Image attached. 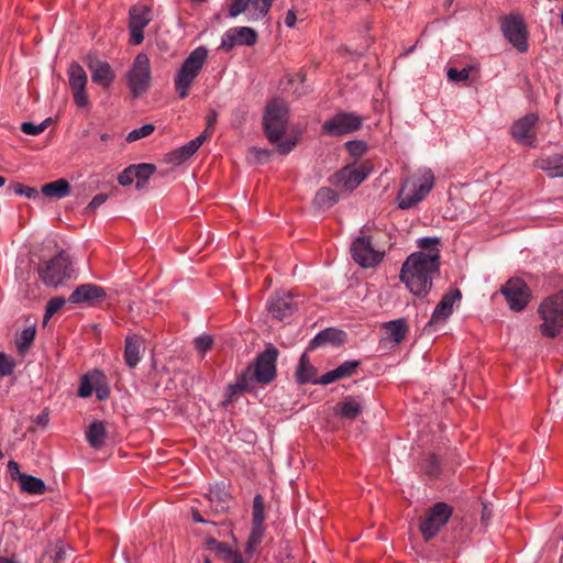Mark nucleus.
<instances>
[{"instance_id":"nucleus-1","label":"nucleus","mask_w":563,"mask_h":563,"mask_svg":"<svg viewBox=\"0 0 563 563\" xmlns=\"http://www.w3.org/2000/svg\"><path fill=\"white\" fill-rule=\"evenodd\" d=\"M440 258L437 252L411 253L401 265L399 279L416 297H426L433 285V276L439 274Z\"/></svg>"},{"instance_id":"nucleus-2","label":"nucleus","mask_w":563,"mask_h":563,"mask_svg":"<svg viewBox=\"0 0 563 563\" xmlns=\"http://www.w3.org/2000/svg\"><path fill=\"white\" fill-rule=\"evenodd\" d=\"M287 113L285 102L280 99H274L267 104L263 118L266 137L272 144H276L277 152L284 155L290 153L298 142L296 136L280 141L287 128Z\"/></svg>"},{"instance_id":"nucleus-3","label":"nucleus","mask_w":563,"mask_h":563,"mask_svg":"<svg viewBox=\"0 0 563 563\" xmlns=\"http://www.w3.org/2000/svg\"><path fill=\"white\" fill-rule=\"evenodd\" d=\"M434 186V175L431 169H419L407 177L398 191L397 205L401 210H408L422 201Z\"/></svg>"},{"instance_id":"nucleus-4","label":"nucleus","mask_w":563,"mask_h":563,"mask_svg":"<svg viewBox=\"0 0 563 563\" xmlns=\"http://www.w3.org/2000/svg\"><path fill=\"white\" fill-rule=\"evenodd\" d=\"M537 314L540 334L555 339L563 331V289L544 297L537 308Z\"/></svg>"},{"instance_id":"nucleus-5","label":"nucleus","mask_w":563,"mask_h":563,"mask_svg":"<svg viewBox=\"0 0 563 563\" xmlns=\"http://www.w3.org/2000/svg\"><path fill=\"white\" fill-rule=\"evenodd\" d=\"M207 58L208 49L205 46H198L184 60L174 79L175 89L180 99H185L189 95V89Z\"/></svg>"},{"instance_id":"nucleus-6","label":"nucleus","mask_w":563,"mask_h":563,"mask_svg":"<svg viewBox=\"0 0 563 563\" xmlns=\"http://www.w3.org/2000/svg\"><path fill=\"white\" fill-rule=\"evenodd\" d=\"M70 265L69 255L60 251L53 258L40 264L37 273L46 286L56 288L70 277Z\"/></svg>"},{"instance_id":"nucleus-7","label":"nucleus","mask_w":563,"mask_h":563,"mask_svg":"<svg viewBox=\"0 0 563 563\" xmlns=\"http://www.w3.org/2000/svg\"><path fill=\"white\" fill-rule=\"evenodd\" d=\"M126 84L135 98L147 91L151 85V64L146 54L140 53L136 55L128 73Z\"/></svg>"},{"instance_id":"nucleus-8","label":"nucleus","mask_w":563,"mask_h":563,"mask_svg":"<svg viewBox=\"0 0 563 563\" xmlns=\"http://www.w3.org/2000/svg\"><path fill=\"white\" fill-rule=\"evenodd\" d=\"M277 356L278 350L274 346L267 347L257 355L254 363L246 368L251 371L250 378H252V384L255 382L267 385L275 379Z\"/></svg>"},{"instance_id":"nucleus-9","label":"nucleus","mask_w":563,"mask_h":563,"mask_svg":"<svg viewBox=\"0 0 563 563\" xmlns=\"http://www.w3.org/2000/svg\"><path fill=\"white\" fill-rule=\"evenodd\" d=\"M453 514V508L446 503H435L420 520L419 529L424 540H430L437 536L444 527Z\"/></svg>"},{"instance_id":"nucleus-10","label":"nucleus","mask_w":563,"mask_h":563,"mask_svg":"<svg viewBox=\"0 0 563 563\" xmlns=\"http://www.w3.org/2000/svg\"><path fill=\"white\" fill-rule=\"evenodd\" d=\"M363 118L355 112H338L321 125V131L328 136H343L361 129Z\"/></svg>"},{"instance_id":"nucleus-11","label":"nucleus","mask_w":563,"mask_h":563,"mask_svg":"<svg viewBox=\"0 0 563 563\" xmlns=\"http://www.w3.org/2000/svg\"><path fill=\"white\" fill-rule=\"evenodd\" d=\"M500 292L505 297L510 310L523 311L529 305L532 294L528 284L520 277H512L501 287Z\"/></svg>"},{"instance_id":"nucleus-12","label":"nucleus","mask_w":563,"mask_h":563,"mask_svg":"<svg viewBox=\"0 0 563 563\" xmlns=\"http://www.w3.org/2000/svg\"><path fill=\"white\" fill-rule=\"evenodd\" d=\"M153 20V11L148 5L134 4L129 10V43L140 45L144 41V29Z\"/></svg>"},{"instance_id":"nucleus-13","label":"nucleus","mask_w":563,"mask_h":563,"mask_svg":"<svg viewBox=\"0 0 563 563\" xmlns=\"http://www.w3.org/2000/svg\"><path fill=\"white\" fill-rule=\"evenodd\" d=\"M352 258L364 268L374 267L384 258V252L374 249L369 236H358L351 246Z\"/></svg>"},{"instance_id":"nucleus-14","label":"nucleus","mask_w":563,"mask_h":563,"mask_svg":"<svg viewBox=\"0 0 563 563\" xmlns=\"http://www.w3.org/2000/svg\"><path fill=\"white\" fill-rule=\"evenodd\" d=\"M504 36L521 53L528 49V33L520 15H509L501 21Z\"/></svg>"},{"instance_id":"nucleus-15","label":"nucleus","mask_w":563,"mask_h":563,"mask_svg":"<svg viewBox=\"0 0 563 563\" xmlns=\"http://www.w3.org/2000/svg\"><path fill=\"white\" fill-rule=\"evenodd\" d=\"M67 75L75 104L79 108H87L89 106V98L86 90L88 77L84 67L78 63H71L68 67Z\"/></svg>"},{"instance_id":"nucleus-16","label":"nucleus","mask_w":563,"mask_h":563,"mask_svg":"<svg viewBox=\"0 0 563 563\" xmlns=\"http://www.w3.org/2000/svg\"><path fill=\"white\" fill-rule=\"evenodd\" d=\"M369 173L371 167L368 164H360L357 166L349 165L338 170L332 176L331 183L344 189L353 190L366 179Z\"/></svg>"},{"instance_id":"nucleus-17","label":"nucleus","mask_w":563,"mask_h":563,"mask_svg":"<svg viewBox=\"0 0 563 563\" xmlns=\"http://www.w3.org/2000/svg\"><path fill=\"white\" fill-rule=\"evenodd\" d=\"M257 42V33L249 26H235L222 35L220 48L230 52L235 46H253Z\"/></svg>"},{"instance_id":"nucleus-18","label":"nucleus","mask_w":563,"mask_h":563,"mask_svg":"<svg viewBox=\"0 0 563 563\" xmlns=\"http://www.w3.org/2000/svg\"><path fill=\"white\" fill-rule=\"evenodd\" d=\"M539 118L534 113H529L519 120H517L511 126L512 137L520 144L534 146L536 137V125Z\"/></svg>"},{"instance_id":"nucleus-19","label":"nucleus","mask_w":563,"mask_h":563,"mask_svg":"<svg viewBox=\"0 0 563 563\" xmlns=\"http://www.w3.org/2000/svg\"><path fill=\"white\" fill-rule=\"evenodd\" d=\"M87 67L91 74V80L96 85L102 87L104 90L111 87L115 74L108 62L89 56L87 58Z\"/></svg>"},{"instance_id":"nucleus-20","label":"nucleus","mask_w":563,"mask_h":563,"mask_svg":"<svg viewBox=\"0 0 563 563\" xmlns=\"http://www.w3.org/2000/svg\"><path fill=\"white\" fill-rule=\"evenodd\" d=\"M273 1L274 0H230L229 15L235 18L246 9H251L256 19L264 18L268 13Z\"/></svg>"},{"instance_id":"nucleus-21","label":"nucleus","mask_w":563,"mask_h":563,"mask_svg":"<svg viewBox=\"0 0 563 563\" xmlns=\"http://www.w3.org/2000/svg\"><path fill=\"white\" fill-rule=\"evenodd\" d=\"M267 309L275 319L284 320L294 313L296 306L291 295L283 291L268 299Z\"/></svg>"},{"instance_id":"nucleus-22","label":"nucleus","mask_w":563,"mask_h":563,"mask_svg":"<svg viewBox=\"0 0 563 563\" xmlns=\"http://www.w3.org/2000/svg\"><path fill=\"white\" fill-rule=\"evenodd\" d=\"M462 298L460 289L454 288L445 292L439 303L435 306L432 316L431 323L444 322L453 312V306L459 302Z\"/></svg>"},{"instance_id":"nucleus-23","label":"nucleus","mask_w":563,"mask_h":563,"mask_svg":"<svg viewBox=\"0 0 563 563\" xmlns=\"http://www.w3.org/2000/svg\"><path fill=\"white\" fill-rule=\"evenodd\" d=\"M106 297V291L102 287L95 284H82L78 286L69 296L71 303H92L100 301Z\"/></svg>"},{"instance_id":"nucleus-24","label":"nucleus","mask_w":563,"mask_h":563,"mask_svg":"<svg viewBox=\"0 0 563 563\" xmlns=\"http://www.w3.org/2000/svg\"><path fill=\"white\" fill-rule=\"evenodd\" d=\"M124 362L130 368H134L142 358L144 340L139 334L128 335L124 342Z\"/></svg>"},{"instance_id":"nucleus-25","label":"nucleus","mask_w":563,"mask_h":563,"mask_svg":"<svg viewBox=\"0 0 563 563\" xmlns=\"http://www.w3.org/2000/svg\"><path fill=\"white\" fill-rule=\"evenodd\" d=\"M360 366V362L355 360L345 361L336 368L327 372L319 378V384L328 385L335 380L347 378L353 376L356 373V369Z\"/></svg>"},{"instance_id":"nucleus-26","label":"nucleus","mask_w":563,"mask_h":563,"mask_svg":"<svg viewBox=\"0 0 563 563\" xmlns=\"http://www.w3.org/2000/svg\"><path fill=\"white\" fill-rule=\"evenodd\" d=\"M207 140V133L200 134L196 139L189 141L185 145L178 147L169 155V161L174 164H181L189 159Z\"/></svg>"},{"instance_id":"nucleus-27","label":"nucleus","mask_w":563,"mask_h":563,"mask_svg":"<svg viewBox=\"0 0 563 563\" xmlns=\"http://www.w3.org/2000/svg\"><path fill=\"white\" fill-rule=\"evenodd\" d=\"M383 328L387 338L396 344L401 343L409 331L408 323L404 318L386 322Z\"/></svg>"},{"instance_id":"nucleus-28","label":"nucleus","mask_w":563,"mask_h":563,"mask_svg":"<svg viewBox=\"0 0 563 563\" xmlns=\"http://www.w3.org/2000/svg\"><path fill=\"white\" fill-rule=\"evenodd\" d=\"M296 378L299 384L314 383L319 384L317 378V369L310 364L307 354H302L296 371Z\"/></svg>"},{"instance_id":"nucleus-29","label":"nucleus","mask_w":563,"mask_h":563,"mask_svg":"<svg viewBox=\"0 0 563 563\" xmlns=\"http://www.w3.org/2000/svg\"><path fill=\"white\" fill-rule=\"evenodd\" d=\"M537 166L550 177H563V153L541 158L537 162Z\"/></svg>"},{"instance_id":"nucleus-30","label":"nucleus","mask_w":563,"mask_h":563,"mask_svg":"<svg viewBox=\"0 0 563 563\" xmlns=\"http://www.w3.org/2000/svg\"><path fill=\"white\" fill-rule=\"evenodd\" d=\"M343 339H344V332L343 331H340V330H336V329H333V328H328L321 332H319L311 341H310V344H309V347L311 350L313 349H317L325 343H332V344H341L343 342Z\"/></svg>"},{"instance_id":"nucleus-31","label":"nucleus","mask_w":563,"mask_h":563,"mask_svg":"<svg viewBox=\"0 0 563 563\" xmlns=\"http://www.w3.org/2000/svg\"><path fill=\"white\" fill-rule=\"evenodd\" d=\"M41 192L48 198L62 199L70 194V186L66 179L59 178L43 185Z\"/></svg>"},{"instance_id":"nucleus-32","label":"nucleus","mask_w":563,"mask_h":563,"mask_svg":"<svg viewBox=\"0 0 563 563\" xmlns=\"http://www.w3.org/2000/svg\"><path fill=\"white\" fill-rule=\"evenodd\" d=\"M107 431L104 422L93 421L86 431V440L93 449H100L104 444Z\"/></svg>"},{"instance_id":"nucleus-33","label":"nucleus","mask_w":563,"mask_h":563,"mask_svg":"<svg viewBox=\"0 0 563 563\" xmlns=\"http://www.w3.org/2000/svg\"><path fill=\"white\" fill-rule=\"evenodd\" d=\"M265 534V527H252L249 539L244 547L246 556L252 558L260 554V547L263 542Z\"/></svg>"},{"instance_id":"nucleus-34","label":"nucleus","mask_w":563,"mask_h":563,"mask_svg":"<svg viewBox=\"0 0 563 563\" xmlns=\"http://www.w3.org/2000/svg\"><path fill=\"white\" fill-rule=\"evenodd\" d=\"M20 489L30 495H43L46 492L45 483L35 476L23 474L20 481Z\"/></svg>"},{"instance_id":"nucleus-35","label":"nucleus","mask_w":563,"mask_h":563,"mask_svg":"<svg viewBox=\"0 0 563 563\" xmlns=\"http://www.w3.org/2000/svg\"><path fill=\"white\" fill-rule=\"evenodd\" d=\"M132 170L134 172L135 176V187L136 189H143L150 177L155 173L156 167L153 164H139V165H131Z\"/></svg>"},{"instance_id":"nucleus-36","label":"nucleus","mask_w":563,"mask_h":563,"mask_svg":"<svg viewBox=\"0 0 563 563\" xmlns=\"http://www.w3.org/2000/svg\"><path fill=\"white\" fill-rule=\"evenodd\" d=\"M100 373L101 371L95 369L92 372H89L85 374L80 378V384L78 388V396L81 398H88L92 395V391H95V382L100 379Z\"/></svg>"},{"instance_id":"nucleus-37","label":"nucleus","mask_w":563,"mask_h":563,"mask_svg":"<svg viewBox=\"0 0 563 563\" xmlns=\"http://www.w3.org/2000/svg\"><path fill=\"white\" fill-rule=\"evenodd\" d=\"M250 369H245L238 378L236 383L234 385H229L228 387V401H231L233 396L238 391H251L252 386V378H250Z\"/></svg>"},{"instance_id":"nucleus-38","label":"nucleus","mask_w":563,"mask_h":563,"mask_svg":"<svg viewBox=\"0 0 563 563\" xmlns=\"http://www.w3.org/2000/svg\"><path fill=\"white\" fill-rule=\"evenodd\" d=\"M362 411V406L355 399H346L338 405L336 412L346 419H355Z\"/></svg>"},{"instance_id":"nucleus-39","label":"nucleus","mask_w":563,"mask_h":563,"mask_svg":"<svg viewBox=\"0 0 563 563\" xmlns=\"http://www.w3.org/2000/svg\"><path fill=\"white\" fill-rule=\"evenodd\" d=\"M338 198V194L333 189L322 187L317 191L313 202L320 208L332 207L336 203Z\"/></svg>"},{"instance_id":"nucleus-40","label":"nucleus","mask_w":563,"mask_h":563,"mask_svg":"<svg viewBox=\"0 0 563 563\" xmlns=\"http://www.w3.org/2000/svg\"><path fill=\"white\" fill-rule=\"evenodd\" d=\"M420 471L429 478H435L441 473V465L434 454L428 455L420 464Z\"/></svg>"},{"instance_id":"nucleus-41","label":"nucleus","mask_w":563,"mask_h":563,"mask_svg":"<svg viewBox=\"0 0 563 563\" xmlns=\"http://www.w3.org/2000/svg\"><path fill=\"white\" fill-rule=\"evenodd\" d=\"M265 505L261 495H255L252 509V527H264Z\"/></svg>"},{"instance_id":"nucleus-42","label":"nucleus","mask_w":563,"mask_h":563,"mask_svg":"<svg viewBox=\"0 0 563 563\" xmlns=\"http://www.w3.org/2000/svg\"><path fill=\"white\" fill-rule=\"evenodd\" d=\"M35 328L27 327L16 338V346L20 352L26 351L35 339Z\"/></svg>"},{"instance_id":"nucleus-43","label":"nucleus","mask_w":563,"mask_h":563,"mask_svg":"<svg viewBox=\"0 0 563 563\" xmlns=\"http://www.w3.org/2000/svg\"><path fill=\"white\" fill-rule=\"evenodd\" d=\"M218 554L223 563H244L242 554L239 551L232 550L223 543L219 544Z\"/></svg>"},{"instance_id":"nucleus-44","label":"nucleus","mask_w":563,"mask_h":563,"mask_svg":"<svg viewBox=\"0 0 563 563\" xmlns=\"http://www.w3.org/2000/svg\"><path fill=\"white\" fill-rule=\"evenodd\" d=\"M66 303V300L63 297H53L48 300L45 307L44 313V324L57 312L59 311Z\"/></svg>"},{"instance_id":"nucleus-45","label":"nucleus","mask_w":563,"mask_h":563,"mask_svg":"<svg viewBox=\"0 0 563 563\" xmlns=\"http://www.w3.org/2000/svg\"><path fill=\"white\" fill-rule=\"evenodd\" d=\"M16 363L14 358L3 352H0V379L13 374Z\"/></svg>"},{"instance_id":"nucleus-46","label":"nucleus","mask_w":563,"mask_h":563,"mask_svg":"<svg viewBox=\"0 0 563 563\" xmlns=\"http://www.w3.org/2000/svg\"><path fill=\"white\" fill-rule=\"evenodd\" d=\"M440 239L438 238H421L417 241V246L420 247L424 254H431L437 252L440 255L439 250Z\"/></svg>"},{"instance_id":"nucleus-47","label":"nucleus","mask_w":563,"mask_h":563,"mask_svg":"<svg viewBox=\"0 0 563 563\" xmlns=\"http://www.w3.org/2000/svg\"><path fill=\"white\" fill-rule=\"evenodd\" d=\"M155 130V126L153 124H144L139 129H134L126 135V141L129 143L135 142L137 140H141L143 137H146L151 135Z\"/></svg>"},{"instance_id":"nucleus-48","label":"nucleus","mask_w":563,"mask_h":563,"mask_svg":"<svg viewBox=\"0 0 563 563\" xmlns=\"http://www.w3.org/2000/svg\"><path fill=\"white\" fill-rule=\"evenodd\" d=\"M49 120L51 119H46L40 124L23 122L21 124V131L27 135H38L47 128Z\"/></svg>"},{"instance_id":"nucleus-49","label":"nucleus","mask_w":563,"mask_h":563,"mask_svg":"<svg viewBox=\"0 0 563 563\" xmlns=\"http://www.w3.org/2000/svg\"><path fill=\"white\" fill-rule=\"evenodd\" d=\"M95 391H96V396L99 400H104L109 397L110 395V388L107 384V379H106V376L104 374L101 372L100 373V379H98L97 382H95Z\"/></svg>"},{"instance_id":"nucleus-50","label":"nucleus","mask_w":563,"mask_h":563,"mask_svg":"<svg viewBox=\"0 0 563 563\" xmlns=\"http://www.w3.org/2000/svg\"><path fill=\"white\" fill-rule=\"evenodd\" d=\"M345 147L355 157L362 156L367 150L366 143L363 141H349L345 143Z\"/></svg>"},{"instance_id":"nucleus-51","label":"nucleus","mask_w":563,"mask_h":563,"mask_svg":"<svg viewBox=\"0 0 563 563\" xmlns=\"http://www.w3.org/2000/svg\"><path fill=\"white\" fill-rule=\"evenodd\" d=\"M11 188L14 194H16L19 196H25L30 199H34L38 196V192L35 188L24 186L23 184H20V183H15V184L11 185Z\"/></svg>"},{"instance_id":"nucleus-52","label":"nucleus","mask_w":563,"mask_h":563,"mask_svg":"<svg viewBox=\"0 0 563 563\" xmlns=\"http://www.w3.org/2000/svg\"><path fill=\"white\" fill-rule=\"evenodd\" d=\"M213 340L210 335H200L195 339L196 349L203 355L208 350L211 349Z\"/></svg>"},{"instance_id":"nucleus-53","label":"nucleus","mask_w":563,"mask_h":563,"mask_svg":"<svg viewBox=\"0 0 563 563\" xmlns=\"http://www.w3.org/2000/svg\"><path fill=\"white\" fill-rule=\"evenodd\" d=\"M448 78L455 82L465 81L470 78V70L467 68L460 70L456 68H450L448 70Z\"/></svg>"},{"instance_id":"nucleus-54","label":"nucleus","mask_w":563,"mask_h":563,"mask_svg":"<svg viewBox=\"0 0 563 563\" xmlns=\"http://www.w3.org/2000/svg\"><path fill=\"white\" fill-rule=\"evenodd\" d=\"M131 166L126 167L118 177V181L121 186H129L135 180Z\"/></svg>"},{"instance_id":"nucleus-55","label":"nucleus","mask_w":563,"mask_h":563,"mask_svg":"<svg viewBox=\"0 0 563 563\" xmlns=\"http://www.w3.org/2000/svg\"><path fill=\"white\" fill-rule=\"evenodd\" d=\"M107 199H108V195L107 194H98V195H96L92 198V200L89 202V205L87 206L86 210L93 212L97 208L102 206L107 201Z\"/></svg>"},{"instance_id":"nucleus-56","label":"nucleus","mask_w":563,"mask_h":563,"mask_svg":"<svg viewBox=\"0 0 563 563\" xmlns=\"http://www.w3.org/2000/svg\"><path fill=\"white\" fill-rule=\"evenodd\" d=\"M8 471L10 473L11 478L20 483L21 476H23L24 473L20 472V466L15 461L11 460L8 462Z\"/></svg>"},{"instance_id":"nucleus-57","label":"nucleus","mask_w":563,"mask_h":563,"mask_svg":"<svg viewBox=\"0 0 563 563\" xmlns=\"http://www.w3.org/2000/svg\"><path fill=\"white\" fill-rule=\"evenodd\" d=\"M216 120H217V113L216 112H211L208 115L207 126H206L205 131L201 133V134H206L207 133V139L210 137L212 132H213V125H214Z\"/></svg>"},{"instance_id":"nucleus-58","label":"nucleus","mask_w":563,"mask_h":563,"mask_svg":"<svg viewBox=\"0 0 563 563\" xmlns=\"http://www.w3.org/2000/svg\"><path fill=\"white\" fill-rule=\"evenodd\" d=\"M64 555H65L64 545L62 543L56 544L55 553L53 556L54 563H58L59 561H62L64 559Z\"/></svg>"},{"instance_id":"nucleus-59","label":"nucleus","mask_w":563,"mask_h":563,"mask_svg":"<svg viewBox=\"0 0 563 563\" xmlns=\"http://www.w3.org/2000/svg\"><path fill=\"white\" fill-rule=\"evenodd\" d=\"M297 16L294 11H288L285 16V24L288 27H294L296 25Z\"/></svg>"},{"instance_id":"nucleus-60","label":"nucleus","mask_w":563,"mask_h":563,"mask_svg":"<svg viewBox=\"0 0 563 563\" xmlns=\"http://www.w3.org/2000/svg\"><path fill=\"white\" fill-rule=\"evenodd\" d=\"M48 420H49V418H48V412L43 411L41 415H38V416L36 417L35 422H36L37 424H40V426L45 427V426L48 423Z\"/></svg>"},{"instance_id":"nucleus-61","label":"nucleus","mask_w":563,"mask_h":563,"mask_svg":"<svg viewBox=\"0 0 563 563\" xmlns=\"http://www.w3.org/2000/svg\"><path fill=\"white\" fill-rule=\"evenodd\" d=\"M192 519L195 522H205V519L201 517L198 510H192Z\"/></svg>"},{"instance_id":"nucleus-62","label":"nucleus","mask_w":563,"mask_h":563,"mask_svg":"<svg viewBox=\"0 0 563 563\" xmlns=\"http://www.w3.org/2000/svg\"><path fill=\"white\" fill-rule=\"evenodd\" d=\"M0 563H18V562L12 559L5 558V556H0Z\"/></svg>"},{"instance_id":"nucleus-63","label":"nucleus","mask_w":563,"mask_h":563,"mask_svg":"<svg viewBox=\"0 0 563 563\" xmlns=\"http://www.w3.org/2000/svg\"><path fill=\"white\" fill-rule=\"evenodd\" d=\"M206 1L207 0H190V2L194 3V4H200V3H203Z\"/></svg>"},{"instance_id":"nucleus-64","label":"nucleus","mask_w":563,"mask_h":563,"mask_svg":"<svg viewBox=\"0 0 563 563\" xmlns=\"http://www.w3.org/2000/svg\"><path fill=\"white\" fill-rule=\"evenodd\" d=\"M101 140L102 141H108V140H110V135L104 133V134L101 135Z\"/></svg>"}]
</instances>
